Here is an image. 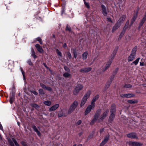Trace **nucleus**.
I'll list each match as a JSON object with an SVG mask.
<instances>
[{
	"instance_id": "1",
	"label": "nucleus",
	"mask_w": 146,
	"mask_h": 146,
	"mask_svg": "<svg viewBox=\"0 0 146 146\" xmlns=\"http://www.w3.org/2000/svg\"><path fill=\"white\" fill-rule=\"evenodd\" d=\"M116 50H115L113 51V53L111 56V57L109 60V61L106 63V66L103 70V71H106L110 67L112 63L113 60L115 57L116 53Z\"/></svg>"
},
{
	"instance_id": "2",
	"label": "nucleus",
	"mask_w": 146,
	"mask_h": 146,
	"mask_svg": "<svg viewBox=\"0 0 146 146\" xmlns=\"http://www.w3.org/2000/svg\"><path fill=\"white\" fill-rule=\"evenodd\" d=\"M137 50V46H135L133 48L131 53L128 57L127 60L128 62L132 61L135 59L136 55V52Z\"/></svg>"
},
{
	"instance_id": "3",
	"label": "nucleus",
	"mask_w": 146,
	"mask_h": 146,
	"mask_svg": "<svg viewBox=\"0 0 146 146\" xmlns=\"http://www.w3.org/2000/svg\"><path fill=\"white\" fill-rule=\"evenodd\" d=\"M78 103L77 101H74L70 106L68 112V114L71 113L76 108L78 105Z\"/></svg>"
},
{
	"instance_id": "4",
	"label": "nucleus",
	"mask_w": 146,
	"mask_h": 146,
	"mask_svg": "<svg viewBox=\"0 0 146 146\" xmlns=\"http://www.w3.org/2000/svg\"><path fill=\"white\" fill-rule=\"evenodd\" d=\"M100 110H98L96 112L95 115L94 116V117L93 119L92 120L91 122L90 123L91 125H93L96 121L97 120L98 118L101 113Z\"/></svg>"
},
{
	"instance_id": "5",
	"label": "nucleus",
	"mask_w": 146,
	"mask_h": 146,
	"mask_svg": "<svg viewBox=\"0 0 146 146\" xmlns=\"http://www.w3.org/2000/svg\"><path fill=\"white\" fill-rule=\"evenodd\" d=\"M83 88V86L81 84H78L75 88L73 93L74 95H76L79 93V91L82 89Z\"/></svg>"
},
{
	"instance_id": "6",
	"label": "nucleus",
	"mask_w": 146,
	"mask_h": 146,
	"mask_svg": "<svg viewBox=\"0 0 146 146\" xmlns=\"http://www.w3.org/2000/svg\"><path fill=\"white\" fill-rule=\"evenodd\" d=\"M95 105L92 104L91 103V104L89 105L85 111V115H87L91 111L92 109L95 107Z\"/></svg>"
},
{
	"instance_id": "7",
	"label": "nucleus",
	"mask_w": 146,
	"mask_h": 146,
	"mask_svg": "<svg viewBox=\"0 0 146 146\" xmlns=\"http://www.w3.org/2000/svg\"><path fill=\"white\" fill-rule=\"evenodd\" d=\"M109 135H108L105 136L103 140L100 143V146H104L108 141L109 139Z\"/></svg>"
},
{
	"instance_id": "8",
	"label": "nucleus",
	"mask_w": 146,
	"mask_h": 146,
	"mask_svg": "<svg viewBox=\"0 0 146 146\" xmlns=\"http://www.w3.org/2000/svg\"><path fill=\"white\" fill-rule=\"evenodd\" d=\"M126 18V15H122V16L119 19L117 23V24H119L121 25L123 22Z\"/></svg>"
},
{
	"instance_id": "9",
	"label": "nucleus",
	"mask_w": 146,
	"mask_h": 146,
	"mask_svg": "<svg viewBox=\"0 0 146 146\" xmlns=\"http://www.w3.org/2000/svg\"><path fill=\"white\" fill-rule=\"evenodd\" d=\"M129 143L131 146H141L143 145L142 143L137 142L130 141Z\"/></svg>"
},
{
	"instance_id": "10",
	"label": "nucleus",
	"mask_w": 146,
	"mask_h": 146,
	"mask_svg": "<svg viewBox=\"0 0 146 146\" xmlns=\"http://www.w3.org/2000/svg\"><path fill=\"white\" fill-rule=\"evenodd\" d=\"M127 137L131 139H138L135 133H132L127 135Z\"/></svg>"
},
{
	"instance_id": "11",
	"label": "nucleus",
	"mask_w": 146,
	"mask_h": 146,
	"mask_svg": "<svg viewBox=\"0 0 146 146\" xmlns=\"http://www.w3.org/2000/svg\"><path fill=\"white\" fill-rule=\"evenodd\" d=\"M68 113H67L66 112H65L63 110H61L59 112L58 114V117H66L68 115Z\"/></svg>"
},
{
	"instance_id": "12",
	"label": "nucleus",
	"mask_w": 146,
	"mask_h": 146,
	"mask_svg": "<svg viewBox=\"0 0 146 146\" xmlns=\"http://www.w3.org/2000/svg\"><path fill=\"white\" fill-rule=\"evenodd\" d=\"M92 69L90 67L84 68H82L80 70V72L82 73H86L90 71Z\"/></svg>"
},
{
	"instance_id": "13",
	"label": "nucleus",
	"mask_w": 146,
	"mask_h": 146,
	"mask_svg": "<svg viewBox=\"0 0 146 146\" xmlns=\"http://www.w3.org/2000/svg\"><path fill=\"white\" fill-rule=\"evenodd\" d=\"M108 112L109 110H106L104 113L101 115L100 119H99V121H100V120L102 121L106 117L107 114L108 113Z\"/></svg>"
},
{
	"instance_id": "14",
	"label": "nucleus",
	"mask_w": 146,
	"mask_h": 146,
	"mask_svg": "<svg viewBox=\"0 0 146 146\" xmlns=\"http://www.w3.org/2000/svg\"><path fill=\"white\" fill-rule=\"evenodd\" d=\"M102 12L104 16H106L107 15V12L106 11V8L105 5H101Z\"/></svg>"
},
{
	"instance_id": "15",
	"label": "nucleus",
	"mask_w": 146,
	"mask_h": 146,
	"mask_svg": "<svg viewBox=\"0 0 146 146\" xmlns=\"http://www.w3.org/2000/svg\"><path fill=\"white\" fill-rule=\"evenodd\" d=\"M35 47L39 53H42L44 52V50L38 44H36L35 45Z\"/></svg>"
},
{
	"instance_id": "16",
	"label": "nucleus",
	"mask_w": 146,
	"mask_h": 146,
	"mask_svg": "<svg viewBox=\"0 0 146 146\" xmlns=\"http://www.w3.org/2000/svg\"><path fill=\"white\" fill-rule=\"evenodd\" d=\"M59 106V104H56L51 106L49 109V111H54L57 109Z\"/></svg>"
},
{
	"instance_id": "17",
	"label": "nucleus",
	"mask_w": 146,
	"mask_h": 146,
	"mask_svg": "<svg viewBox=\"0 0 146 146\" xmlns=\"http://www.w3.org/2000/svg\"><path fill=\"white\" fill-rule=\"evenodd\" d=\"M120 96L121 97L123 98H131L134 97L135 95L133 94H122Z\"/></svg>"
},
{
	"instance_id": "18",
	"label": "nucleus",
	"mask_w": 146,
	"mask_h": 146,
	"mask_svg": "<svg viewBox=\"0 0 146 146\" xmlns=\"http://www.w3.org/2000/svg\"><path fill=\"white\" fill-rule=\"evenodd\" d=\"M91 93V91L90 90H88L86 93L85 95L84 96L83 98L87 100L89 98Z\"/></svg>"
},
{
	"instance_id": "19",
	"label": "nucleus",
	"mask_w": 146,
	"mask_h": 146,
	"mask_svg": "<svg viewBox=\"0 0 146 146\" xmlns=\"http://www.w3.org/2000/svg\"><path fill=\"white\" fill-rule=\"evenodd\" d=\"M115 104H112L111 106V114H115Z\"/></svg>"
},
{
	"instance_id": "20",
	"label": "nucleus",
	"mask_w": 146,
	"mask_h": 146,
	"mask_svg": "<svg viewBox=\"0 0 146 146\" xmlns=\"http://www.w3.org/2000/svg\"><path fill=\"white\" fill-rule=\"evenodd\" d=\"M121 25L119 24H117V23L115 24V26H114L112 29V32L113 33L115 32L116 30L119 28Z\"/></svg>"
},
{
	"instance_id": "21",
	"label": "nucleus",
	"mask_w": 146,
	"mask_h": 146,
	"mask_svg": "<svg viewBox=\"0 0 146 146\" xmlns=\"http://www.w3.org/2000/svg\"><path fill=\"white\" fill-rule=\"evenodd\" d=\"M139 8L137 9V12L136 13L135 15L133 16V17L132 19V20H131V25L133 24V23L135 21V20H136V19L137 18V15H138V11H139Z\"/></svg>"
},
{
	"instance_id": "22",
	"label": "nucleus",
	"mask_w": 146,
	"mask_h": 146,
	"mask_svg": "<svg viewBox=\"0 0 146 146\" xmlns=\"http://www.w3.org/2000/svg\"><path fill=\"white\" fill-rule=\"evenodd\" d=\"M99 98V95H97L96 96L94 97L93 99L92 100L91 103L92 104L95 105V102Z\"/></svg>"
},
{
	"instance_id": "23",
	"label": "nucleus",
	"mask_w": 146,
	"mask_h": 146,
	"mask_svg": "<svg viewBox=\"0 0 146 146\" xmlns=\"http://www.w3.org/2000/svg\"><path fill=\"white\" fill-rule=\"evenodd\" d=\"M115 116V114H111L109 118L108 121L109 122H111L113 120Z\"/></svg>"
},
{
	"instance_id": "24",
	"label": "nucleus",
	"mask_w": 146,
	"mask_h": 146,
	"mask_svg": "<svg viewBox=\"0 0 146 146\" xmlns=\"http://www.w3.org/2000/svg\"><path fill=\"white\" fill-rule=\"evenodd\" d=\"M114 78V76H113L112 78H111V82H108L106 83L105 86V89L107 90L108 88L110 86L111 83V82L113 79Z\"/></svg>"
},
{
	"instance_id": "25",
	"label": "nucleus",
	"mask_w": 146,
	"mask_h": 146,
	"mask_svg": "<svg viewBox=\"0 0 146 146\" xmlns=\"http://www.w3.org/2000/svg\"><path fill=\"white\" fill-rule=\"evenodd\" d=\"M87 100L82 98L80 104V106L81 107H82L85 104L87 101Z\"/></svg>"
},
{
	"instance_id": "26",
	"label": "nucleus",
	"mask_w": 146,
	"mask_h": 146,
	"mask_svg": "<svg viewBox=\"0 0 146 146\" xmlns=\"http://www.w3.org/2000/svg\"><path fill=\"white\" fill-rule=\"evenodd\" d=\"M31 56L33 57V58L35 59L37 58V56L35 54V52L34 51V49L33 48L31 49Z\"/></svg>"
},
{
	"instance_id": "27",
	"label": "nucleus",
	"mask_w": 146,
	"mask_h": 146,
	"mask_svg": "<svg viewBox=\"0 0 146 146\" xmlns=\"http://www.w3.org/2000/svg\"><path fill=\"white\" fill-rule=\"evenodd\" d=\"M78 50L76 49H74L73 50V54L75 58H76L77 57L78 54L77 53Z\"/></svg>"
},
{
	"instance_id": "28",
	"label": "nucleus",
	"mask_w": 146,
	"mask_h": 146,
	"mask_svg": "<svg viewBox=\"0 0 146 146\" xmlns=\"http://www.w3.org/2000/svg\"><path fill=\"white\" fill-rule=\"evenodd\" d=\"M88 52L86 51L84 52L82 55V58L83 60H85L87 58L88 55Z\"/></svg>"
},
{
	"instance_id": "29",
	"label": "nucleus",
	"mask_w": 146,
	"mask_h": 146,
	"mask_svg": "<svg viewBox=\"0 0 146 146\" xmlns=\"http://www.w3.org/2000/svg\"><path fill=\"white\" fill-rule=\"evenodd\" d=\"M43 103L45 105L48 106H50L51 105V102L50 101H44Z\"/></svg>"
},
{
	"instance_id": "30",
	"label": "nucleus",
	"mask_w": 146,
	"mask_h": 146,
	"mask_svg": "<svg viewBox=\"0 0 146 146\" xmlns=\"http://www.w3.org/2000/svg\"><path fill=\"white\" fill-rule=\"evenodd\" d=\"M63 76L66 78L70 77L71 76V75L67 72H65L63 74Z\"/></svg>"
},
{
	"instance_id": "31",
	"label": "nucleus",
	"mask_w": 146,
	"mask_h": 146,
	"mask_svg": "<svg viewBox=\"0 0 146 146\" xmlns=\"http://www.w3.org/2000/svg\"><path fill=\"white\" fill-rule=\"evenodd\" d=\"M15 97L14 96H10V97L9 102L10 103L12 104L14 100Z\"/></svg>"
},
{
	"instance_id": "32",
	"label": "nucleus",
	"mask_w": 146,
	"mask_h": 146,
	"mask_svg": "<svg viewBox=\"0 0 146 146\" xmlns=\"http://www.w3.org/2000/svg\"><path fill=\"white\" fill-rule=\"evenodd\" d=\"M56 52L57 55L61 57L62 56V55L61 52L58 49H56Z\"/></svg>"
},
{
	"instance_id": "33",
	"label": "nucleus",
	"mask_w": 146,
	"mask_h": 146,
	"mask_svg": "<svg viewBox=\"0 0 146 146\" xmlns=\"http://www.w3.org/2000/svg\"><path fill=\"white\" fill-rule=\"evenodd\" d=\"M128 102L131 104H133L137 103V100H128L127 101Z\"/></svg>"
},
{
	"instance_id": "34",
	"label": "nucleus",
	"mask_w": 146,
	"mask_h": 146,
	"mask_svg": "<svg viewBox=\"0 0 146 146\" xmlns=\"http://www.w3.org/2000/svg\"><path fill=\"white\" fill-rule=\"evenodd\" d=\"M31 106L35 108L36 109L38 108L39 106L36 104H31Z\"/></svg>"
},
{
	"instance_id": "35",
	"label": "nucleus",
	"mask_w": 146,
	"mask_h": 146,
	"mask_svg": "<svg viewBox=\"0 0 146 146\" xmlns=\"http://www.w3.org/2000/svg\"><path fill=\"white\" fill-rule=\"evenodd\" d=\"M36 39L37 41L39 42V43L41 44H42V41L41 38L40 37H38L36 38Z\"/></svg>"
},
{
	"instance_id": "36",
	"label": "nucleus",
	"mask_w": 146,
	"mask_h": 146,
	"mask_svg": "<svg viewBox=\"0 0 146 146\" xmlns=\"http://www.w3.org/2000/svg\"><path fill=\"white\" fill-rule=\"evenodd\" d=\"M139 60L140 58H138L135 61L133 62V63L135 65H137L138 64Z\"/></svg>"
},
{
	"instance_id": "37",
	"label": "nucleus",
	"mask_w": 146,
	"mask_h": 146,
	"mask_svg": "<svg viewBox=\"0 0 146 146\" xmlns=\"http://www.w3.org/2000/svg\"><path fill=\"white\" fill-rule=\"evenodd\" d=\"M12 139L13 142L15 143L16 146H19V144L17 143L15 139L14 138H13Z\"/></svg>"
},
{
	"instance_id": "38",
	"label": "nucleus",
	"mask_w": 146,
	"mask_h": 146,
	"mask_svg": "<svg viewBox=\"0 0 146 146\" xmlns=\"http://www.w3.org/2000/svg\"><path fill=\"white\" fill-rule=\"evenodd\" d=\"M132 87L131 85L130 84H125L123 86L124 88H131Z\"/></svg>"
},
{
	"instance_id": "39",
	"label": "nucleus",
	"mask_w": 146,
	"mask_h": 146,
	"mask_svg": "<svg viewBox=\"0 0 146 146\" xmlns=\"http://www.w3.org/2000/svg\"><path fill=\"white\" fill-rule=\"evenodd\" d=\"M82 122V120H80L78 121L76 123H75V124L76 125H79Z\"/></svg>"
},
{
	"instance_id": "40",
	"label": "nucleus",
	"mask_w": 146,
	"mask_h": 146,
	"mask_svg": "<svg viewBox=\"0 0 146 146\" xmlns=\"http://www.w3.org/2000/svg\"><path fill=\"white\" fill-rule=\"evenodd\" d=\"M84 3L86 7L88 9H89L90 6L88 3L86 2V1H85L84 2Z\"/></svg>"
},
{
	"instance_id": "41",
	"label": "nucleus",
	"mask_w": 146,
	"mask_h": 146,
	"mask_svg": "<svg viewBox=\"0 0 146 146\" xmlns=\"http://www.w3.org/2000/svg\"><path fill=\"white\" fill-rule=\"evenodd\" d=\"M39 93L40 94H44V91L42 89H40L39 90Z\"/></svg>"
},
{
	"instance_id": "42",
	"label": "nucleus",
	"mask_w": 146,
	"mask_h": 146,
	"mask_svg": "<svg viewBox=\"0 0 146 146\" xmlns=\"http://www.w3.org/2000/svg\"><path fill=\"white\" fill-rule=\"evenodd\" d=\"M66 29V30H68L69 31H71V28L68 25H67Z\"/></svg>"
},
{
	"instance_id": "43",
	"label": "nucleus",
	"mask_w": 146,
	"mask_h": 146,
	"mask_svg": "<svg viewBox=\"0 0 146 146\" xmlns=\"http://www.w3.org/2000/svg\"><path fill=\"white\" fill-rule=\"evenodd\" d=\"M45 89L50 91L52 90V88L50 87L46 86Z\"/></svg>"
},
{
	"instance_id": "44",
	"label": "nucleus",
	"mask_w": 146,
	"mask_h": 146,
	"mask_svg": "<svg viewBox=\"0 0 146 146\" xmlns=\"http://www.w3.org/2000/svg\"><path fill=\"white\" fill-rule=\"evenodd\" d=\"M124 33H125L124 31L122 32L121 33V34L119 35V38H121L122 37V36H123V35H124Z\"/></svg>"
},
{
	"instance_id": "45",
	"label": "nucleus",
	"mask_w": 146,
	"mask_h": 146,
	"mask_svg": "<svg viewBox=\"0 0 146 146\" xmlns=\"http://www.w3.org/2000/svg\"><path fill=\"white\" fill-rule=\"evenodd\" d=\"M40 85L42 88H43V89H45L46 86L44 85L42 83H40Z\"/></svg>"
},
{
	"instance_id": "46",
	"label": "nucleus",
	"mask_w": 146,
	"mask_h": 146,
	"mask_svg": "<svg viewBox=\"0 0 146 146\" xmlns=\"http://www.w3.org/2000/svg\"><path fill=\"white\" fill-rule=\"evenodd\" d=\"M32 127L34 131L35 132L37 130H38L37 129L35 125H34Z\"/></svg>"
},
{
	"instance_id": "47",
	"label": "nucleus",
	"mask_w": 146,
	"mask_h": 146,
	"mask_svg": "<svg viewBox=\"0 0 146 146\" xmlns=\"http://www.w3.org/2000/svg\"><path fill=\"white\" fill-rule=\"evenodd\" d=\"M27 63L30 66L32 65V63L30 60H29L27 61Z\"/></svg>"
},
{
	"instance_id": "48",
	"label": "nucleus",
	"mask_w": 146,
	"mask_h": 146,
	"mask_svg": "<svg viewBox=\"0 0 146 146\" xmlns=\"http://www.w3.org/2000/svg\"><path fill=\"white\" fill-rule=\"evenodd\" d=\"M64 69H65V70L66 71H67L68 72H69L70 71V70L69 69V68L67 67L66 66H64Z\"/></svg>"
},
{
	"instance_id": "49",
	"label": "nucleus",
	"mask_w": 146,
	"mask_h": 146,
	"mask_svg": "<svg viewBox=\"0 0 146 146\" xmlns=\"http://www.w3.org/2000/svg\"><path fill=\"white\" fill-rule=\"evenodd\" d=\"M129 24V21L128 20L126 22L125 25L124 26V29L126 27H128V25Z\"/></svg>"
},
{
	"instance_id": "50",
	"label": "nucleus",
	"mask_w": 146,
	"mask_h": 146,
	"mask_svg": "<svg viewBox=\"0 0 146 146\" xmlns=\"http://www.w3.org/2000/svg\"><path fill=\"white\" fill-rule=\"evenodd\" d=\"M9 141L11 146H15L13 142H12L11 141L9 140Z\"/></svg>"
},
{
	"instance_id": "51",
	"label": "nucleus",
	"mask_w": 146,
	"mask_h": 146,
	"mask_svg": "<svg viewBox=\"0 0 146 146\" xmlns=\"http://www.w3.org/2000/svg\"><path fill=\"white\" fill-rule=\"evenodd\" d=\"M37 134V135L39 136L40 137L41 135V134L40 132L38 130L36 131Z\"/></svg>"
},
{
	"instance_id": "52",
	"label": "nucleus",
	"mask_w": 146,
	"mask_h": 146,
	"mask_svg": "<svg viewBox=\"0 0 146 146\" xmlns=\"http://www.w3.org/2000/svg\"><path fill=\"white\" fill-rule=\"evenodd\" d=\"M67 54H68V57H69V58L70 59L72 58V56H71V54H70V52H68Z\"/></svg>"
},
{
	"instance_id": "53",
	"label": "nucleus",
	"mask_w": 146,
	"mask_h": 146,
	"mask_svg": "<svg viewBox=\"0 0 146 146\" xmlns=\"http://www.w3.org/2000/svg\"><path fill=\"white\" fill-rule=\"evenodd\" d=\"M21 144L24 146H28L23 141H22L21 142Z\"/></svg>"
},
{
	"instance_id": "54",
	"label": "nucleus",
	"mask_w": 146,
	"mask_h": 146,
	"mask_svg": "<svg viewBox=\"0 0 146 146\" xmlns=\"http://www.w3.org/2000/svg\"><path fill=\"white\" fill-rule=\"evenodd\" d=\"M21 71L22 72V74H23V77L24 78H25V72L23 71V69H22V68H21Z\"/></svg>"
},
{
	"instance_id": "55",
	"label": "nucleus",
	"mask_w": 146,
	"mask_h": 146,
	"mask_svg": "<svg viewBox=\"0 0 146 146\" xmlns=\"http://www.w3.org/2000/svg\"><path fill=\"white\" fill-rule=\"evenodd\" d=\"M144 22H143L141 20V22L139 24L140 27L143 25V24Z\"/></svg>"
},
{
	"instance_id": "56",
	"label": "nucleus",
	"mask_w": 146,
	"mask_h": 146,
	"mask_svg": "<svg viewBox=\"0 0 146 146\" xmlns=\"http://www.w3.org/2000/svg\"><path fill=\"white\" fill-rule=\"evenodd\" d=\"M32 93L34 94L35 95H37L38 94V93L36 91H32Z\"/></svg>"
},
{
	"instance_id": "57",
	"label": "nucleus",
	"mask_w": 146,
	"mask_h": 146,
	"mask_svg": "<svg viewBox=\"0 0 146 146\" xmlns=\"http://www.w3.org/2000/svg\"><path fill=\"white\" fill-rule=\"evenodd\" d=\"M141 20L145 22V21L146 20V17H144Z\"/></svg>"
},
{
	"instance_id": "58",
	"label": "nucleus",
	"mask_w": 146,
	"mask_h": 146,
	"mask_svg": "<svg viewBox=\"0 0 146 146\" xmlns=\"http://www.w3.org/2000/svg\"><path fill=\"white\" fill-rule=\"evenodd\" d=\"M141 20L145 22V21L146 20V17H144Z\"/></svg>"
},
{
	"instance_id": "59",
	"label": "nucleus",
	"mask_w": 146,
	"mask_h": 146,
	"mask_svg": "<svg viewBox=\"0 0 146 146\" xmlns=\"http://www.w3.org/2000/svg\"><path fill=\"white\" fill-rule=\"evenodd\" d=\"M108 21L109 22H112V21H111V20L110 18H107Z\"/></svg>"
},
{
	"instance_id": "60",
	"label": "nucleus",
	"mask_w": 146,
	"mask_h": 146,
	"mask_svg": "<svg viewBox=\"0 0 146 146\" xmlns=\"http://www.w3.org/2000/svg\"><path fill=\"white\" fill-rule=\"evenodd\" d=\"M104 128L101 129L100 130V133H102L104 131Z\"/></svg>"
},
{
	"instance_id": "61",
	"label": "nucleus",
	"mask_w": 146,
	"mask_h": 146,
	"mask_svg": "<svg viewBox=\"0 0 146 146\" xmlns=\"http://www.w3.org/2000/svg\"><path fill=\"white\" fill-rule=\"evenodd\" d=\"M63 47L64 48H65L66 47V46H67V45H66V43H64V44H63Z\"/></svg>"
},
{
	"instance_id": "62",
	"label": "nucleus",
	"mask_w": 146,
	"mask_h": 146,
	"mask_svg": "<svg viewBox=\"0 0 146 146\" xmlns=\"http://www.w3.org/2000/svg\"><path fill=\"white\" fill-rule=\"evenodd\" d=\"M140 66H144V62H140Z\"/></svg>"
},
{
	"instance_id": "63",
	"label": "nucleus",
	"mask_w": 146,
	"mask_h": 146,
	"mask_svg": "<svg viewBox=\"0 0 146 146\" xmlns=\"http://www.w3.org/2000/svg\"><path fill=\"white\" fill-rule=\"evenodd\" d=\"M143 85L144 86L146 87V84H144Z\"/></svg>"
},
{
	"instance_id": "64",
	"label": "nucleus",
	"mask_w": 146,
	"mask_h": 146,
	"mask_svg": "<svg viewBox=\"0 0 146 146\" xmlns=\"http://www.w3.org/2000/svg\"><path fill=\"white\" fill-rule=\"evenodd\" d=\"M78 146H82V144H79L78 145Z\"/></svg>"
}]
</instances>
